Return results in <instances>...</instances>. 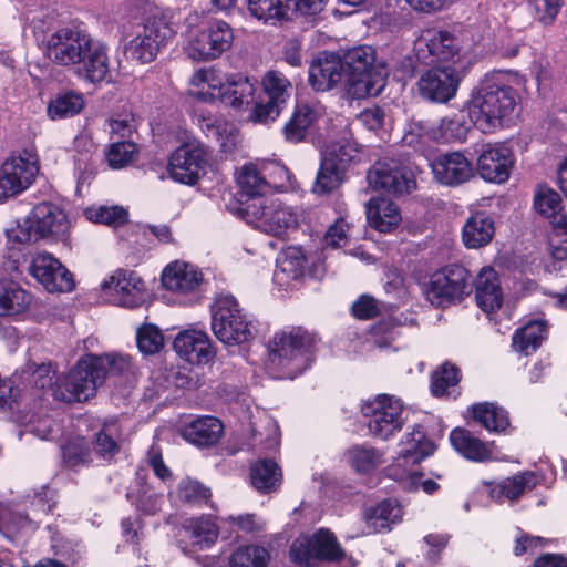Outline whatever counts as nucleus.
I'll return each instance as SVG.
<instances>
[{
    "label": "nucleus",
    "mask_w": 567,
    "mask_h": 567,
    "mask_svg": "<svg viewBox=\"0 0 567 567\" xmlns=\"http://www.w3.org/2000/svg\"><path fill=\"white\" fill-rule=\"evenodd\" d=\"M44 53L61 66H78L91 83H100L110 73L107 48L76 27L58 29L45 41Z\"/></svg>",
    "instance_id": "f257e3e1"
},
{
    "label": "nucleus",
    "mask_w": 567,
    "mask_h": 567,
    "mask_svg": "<svg viewBox=\"0 0 567 567\" xmlns=\"http://www.w3.org/2000/svg\"><path fill=\"white\" fill-rule=\"evenodd\" d=\"M374 61L371 47L353 48L343 55L324 52V58H321V90H331L344 82L358 99L378 95L384 86V75Z\"/></svg>",
    "instance_id": "f03ea898"
},
{
    "label": "nucleus",
    "mask_w": 567,
    "mask_h": 567,
    "mask_svg": "<svg viewBox=\"0 0 567 567\" xmlns=\"http://www.w3.org/2000/svg\"><path fill=\"white\" fill-rule=\"evenodd\" d=\"M517 92L506 84L501 72L486 75L472 94L468 116L482 132H491L514 112Z\"/></svg>",
    "instance_id": "7ed1b4c3"
},
{
    "label": "nucleus",
    "mask_w": 567,
    "mask_h": 567,
    "mask_svg": "<svg viewBox=\"0 0 567 567\" xmlns=\"http://www.w3.org/2000/svg\"><path fill=\"white\" fill-rule=\"evenodd\" d=\"M128 14L132 19L141 18L143 24L126 50L133 60L150 63L155 60L161 47L172 37L173 30L162 17L156 14V7L148 0H131Z\"/></svg>",
    "instance_id": "20e7f679"
},
{
    "label": "nucleus",
    "mask_w": 567,
    "mask_h": 567,
    "mask_svg": "<svg viewBox=\"0 0 567 567\" xmlns=\"http://www.w3.org/2000/svg\"><path fill=\"white\" fill-rule=\"evenodd\" d=\"M351 133L348 122L337 116L327 125V151L321 159V193L337 189L346 178V169L352 156Z\"/></svg>",
    "instance_id": "39448f33"
},
{
    "label": "nucleus",
    "mask_w": 567,
    "mask_h": 567,
    "mask_svg": "<svg viewBox=\"0 0 567 567\" xmlns=\"http://www.w3.org/2000/svg\"><path fill=\"white\" fill-rule=\"evenodd\" d=\"M471 291V275L465 267L457 264L447 265L433 272L424 289L426 299L437 308L460 302Z\"/></svg>",
    "instance_id": "423d86ee"
},
{
    "label": "nucleus",
    "mask_w": 567,
    "mask_h": 567,
    "mask_svg": "<svg viewBox=\"0 0 567 567\" xmlns=\"http://www.w3.org/2000/svg\"><path fill=\"white\" fill-rule=\"evenodd\" d=\"M103 384L99 372L87 355L66 374L56 378L51 391L55 400L66 403L85 402Z\"/></svg>",
    "instance_id": "0eeeda50"
},
{
    "label": "nucleus",
    "mask_w": 567,
    "mask_h": 567,
    "mask_svg": "<svg viewBox=\"0 0 567 567\" xmlns=\"http://www.w3.org/2000/svg\"><path fill=\"white\" fill-rule=\"evenodd\" d=\"M212 329L226 344H238L252 338L251 323L246 320L233 296H220L215 300L212 308Z\"/></svg>",
    "instance_id": "6e6552de"
},
{
    "label": "nucleus",
    "mask_w": 567,
    "mask_h": 567,
    "mask_svg": "<svg viewBox=\"0 0 567 567\" xmlns=\"http://www.w3.org/2000/svg\"><path fill=\"white\" fill-rule=\"evenodd\" d=\"M361 411L369 419V433L383 441L402 431L406 421L402 401L389 394L377 395L374 400L364 403Z\"/></svg>",
    "instance_id": "1a4fd4ad"
},
{
    "label": "nucleus",
    "mask_w": 567,
    "mask_h": 567,
    "mask_svg": "<svg viewBox=\"0 0 567 567\" xmlns=\"http://www.w3.org/2000/svg\"><path fill=\"white\" fill-rule=\"evenodd\" d=\"M315 346V338L302 327L282 330L269 341L270 360L282 368L301 370L307 367V353Z\"/></svg>",
    "instance_id": "9d476101"
},
{
    "label": "nucleus",
    "mask_w": 567,
    "mask_h": 567,
    "mask_svg": "<svg viewBox=\"0 0 567 567\" xmlns=\"http://www.w3.org/2000/svg\"><path fill=\"white\" fill-rule=\"evenodd\" d=\"M235 40L231 25L219 19L209 21L188 41V54L195 61H213L229 51Z\"/></svg>",
    "instance_id": "9b49d317"
},
{
    "label": "nucleus",
    "mask_w": 567,
    "mask_h": 567,
    "mask_svg": "<svg viewBox=\"0 0 567 567\" xmlns=\"http://www.w3.org/2000/svg\"><path fill=\"white\" fill-rule=\"evenodd\" d=\"M367 179L373 189L393 195L409 194L416 186L412 171L392 157L377 161L368 171Z\"/></svg>",
    "instance_id": "f8f14e48"
},
{
    "label": "nucleus",
    "mask_w": 567,
    "mask_h": 567,
    "mask_svg": "<svg viewBox=\"0 0 567 567\" xmlns=\"http://www.w3.org/2000/svg\"><path fill=\"white\" fill-rule=\"evenodd\" d=\"M461 81L462 74L453 64L434 65L420 73L416 89L424 100L443 104L456 95Z\"/></svg>",
    "instance_id": "ddd939ff"
},
{
    "label": "nucleus",
    "mask_w": 567,
    "mask_h": 567,
    "mask_svg": "<svg viewBox=\"0 0 567 567\" xmlns=\"http://www.w3.org/2000/svg\"><path fill=\"white\" fill-rule=\"evenodd\" d=\"M22 228L25 234L21 240L37 241L48 236L62 238L69 230V223L58 206L44 202L33 207Z\"/></svg>",
    "instance_id": "4468645a"
},
{
    "label": "nucleus",
    "mask_w": 567,
    "mask_h": 567,
    "mask_svg": "<svg viewBox=\"0 0 567 567\" xmlns=\"http://www.w3.org/2000/svg\"><path fill=\"white\" fill-rule=\"evenodd\" d=\"M248 10L255 18L265 22H282L300 14L316 23L317 0H248Z\"/></svg>",
    "instance_id": "2eb2a0df"
},
{
    "label": "nucleus",
    "mask_w": 567,
    "mask_h": 567,
    "mask_svg": "<svg viewBox=\"0 0 567 567\" xmlns=\"http://www.w3.org/2000/svg\"><path fill=\"white\" fill-rule=\"evenodd\" d=\"M461 50L460 39L447 30H427L415 43L416 56L426 65L449 62L454 64Z\"/></svg>",
    "instance_id": "dca6fc26"
},
{
    "label": "nucleus",
    "mask_w": 567,
    "mask_h": 567,
    "mask_svg": "<svg viewBox=\"0 0 567 567\" xmlns=\"http://www.w3.org/2000/svg\"><path fill=\"white\" fill-rule=\"evenodd\" d=\"M39 172L37 159L25 153L7 158L0 171V202L25 190Z\"/></svg>",
    "instance_id": "f3484780"
},
{
    "label": "nucleus",
    "mask_w": 567,
    "mask_h": 567,
    "mask_svg": "<svg viewBox=\"0 0 567 567\" xmlns=\"http://www.w3.org/2000/svg\"><path fill=\"white\" fill-rule=\"evenodd\" d=\"M101 288L113 303L121 307L136 308L145 300V284L131 270H116Z\"/></svg>",
    "instance_id": "a211bd4d"
},
{
    "label": "nucleus",
    "mask_w": 567,
    "mask_h": 567,
    "mask_svg": "<svg viewBox=\"0 0 567 567\" xmlns=\"http://www.w3.org/2000/svg\"><path fill=\"white\" fill-rule=\"evenodd\" d=\"M206 153L198 143H185L171 155L168 172L176 182L193 185L206 165Z\"/></svg>",
    "instance_id": "6ab92c4d"
},
{
    "label": "nucleus",
    "mask_w": 567,
    "mask_h": 567,
    "mask_svg": "<svg viewBox=\"0 0 567 567\" xmlns=\"http://www.w3.org/2000/svg\"><path fill=\"white\" fill-rule=\"evenodd\" d=\"M29 271L50 292H69L75 286L72 274L47 252L38 254L32 259Z\"/></svg>",
    "instance_id": "aec40b11"
},
{
    "label": "nucleus",
    "mask_w": 567,
    "mask_h": 567,
    "mask_svg": "<svg viewBox=\"0 0 567 567\" xmlns=\"http://www.w3.org/2000/svg\"><path fill=\"white\" fill-rule=\"evenodd\" d=\"M434 178L445 186H460L474 177L471 161L461 152L437 155L431 163Z\"/></svg>",
    "instance_id": "412c9836"
},
{
    "label": "nucleus",
    "mask_w": 567,
    "mask_h": 567,
    "mask_svg": "<svg viewBox=\"0 0 567 567\" xmlns=\"http://www.w3.org/2000/svg\"><path fill=\"white\" fill-rule=\"evenodd\" d=\"M514 164L512 151L502 144H486L477 158V172L492 183H504L509 178Z\"/></svg>",
    "instance_id": "4be33fe9"
},
{
    "label": "nucleus",
    "mask_w": 567,
    "mask_h": 567,
    "mask_svg": "<svg viewBox=\"0 0 567 567\" xmlns=\"http://www.w3.org/2000/svg\"><path fill=\"white\" fill-rule=\"evenodd\" d=\"M308 261L307 251L300 246L281 250L274 272L275 282L286 290L292 288L295 282H300L307 275L312 274L307 268Z\"/></svg>",
    "instance_id": "5701e85b"
},
{
    "label": "nucleus",
    "mask_w": 567,
    "mask_h": 567,
    "mask_svg": "<svg viewBox=\"0 0 567 567\" xmlns=\"http://www.w3.org/2000/svg\"><path fill=\"white\" fill-rule=\"evenodd\" d=\"M197 76H200V80L207 82L210 87L218 89L217 96L227 105L240 109L243 106H249L254 102L256 86L248 78L231 75L228 76L225 82L216 86L213 83L214 79L212 73H199Z\"/></svg>",
    "instance_id": "b1692460"
},
{
    "label": "nucleus",
    "mask_w": 567,
    "mask_h": 567,
    "mask_svg": "<svg viewBox=\"0 0 567 567\" xmlns=\"http://www.w3.org/2000/svg\"><path fill=\"white\" fill-rule=\"evenodd\" d=\"M173 344L178 355L192 364L207 363L214 357L209 338L202 331L179 332Z\"/></svg>",
    "instance_id": "393cba45"
},
{
    "label": "nucleus",
    "mask_w": 567,
    "mask_h": 567,
    "mask_svg": "<svg viewBox=\"0 0 567 567\" xmlns=\"http://www.w3.org/2000/svg\"><path fill=\"white\" fill-rule=\"evenodd\" d=\"M224 433V424L214 416L198 417L182 429V436L198 447L216 445Z\"/></svg>",
    "instance_id": "a878e982"
},
{
    "label": "nucleus",
    "mask_w": 567,
    "mask_h": 567,
    "mask_svg": "<svg viewBox=\"0 0 567 567\" xmlns=\"http://www.w3.org/2000/svg\"><path fill=\"white\" fill-rule=\"evenodd\" d=\"M365 214L369 225L381 233L391 231L402 220L398 205L384 197L370 198L365 205Z\"/></svg>",
    "instance_id": "bb28decb"
},
{
    "label": "nucleus",
    "mask_w": 567,
    "mask_h": 567,
    "mask_svg": "<svg viewBox=\"0 0 567 567\" xmlns=\"http://www.w3.org/2000/svg\"><path fill=\"white\" fill-rule=\"evenodd\" d=\"M363 518L370 533L390 532L402 518V508L395 499H384L368 506Z\"/></svg>",
    "instance_id": "cd10ccee"
},
{
    "label": "nucleus",
    "mask_w": 567,
    "mask_h": 567,
    "mask_svg": "<svg viewBox=\"0 0 567 567\" xmlns=\"http://www.w3.org/2000/svg\"><path fill=\"white\" fill-rule=\"evenodd\" d=\"M202 280V274L193 265L181 261L168 265L162 274L163 286L176 292L193 291Z\"/></svg>",
    "instance_id": "c85d7f7f"
},
{
    "label": "nucleus",
    "mask_w": 567,
    "mask_h": 567,
    "mask_svg": "<svg viewBox=\"0 0 567 567\" xmlns=\"http://www.w3.org/2000/svg\"><path fill=\"white\" fill-rule=\"evenodd\" d=\"M475 299L477 306L485 312H494L499 309L503 301V293L496 271L492 268H484L476 279Z\"/></svg>",
    "instance_id": "c756f323"
},
{
    "label": "nucleus",
    "mask_w": 567,
    "mask_h": 567,
    "mask_svg": "<svg viewBox=\"0 0 567 567\" xmlns=\"http://www.w3.org/2000/svg\"><path fill=\"white\" fill-rule=\"evenodd\" d=\"M495 234L494 220L480 212L472 215L463 226L462 239L467 248L476 249L491 243Z\"/></svg>",
    "instance_id": "7c9ffc66"
},
{
    "label": "nucleus",
    "mask_w": 567,
    "mask_h": 567,
    "mask_svg": "<svg viewBox=\"0 0 567 567\" xmlns=\"http://www.w3.org/2000/svg\"><path fill=\"white\" fill-rule=\"evenodd\" d=\"M450 441L460 454L471 461L484 462L492 457L491 446L474 436L466 429H454L450 434Z\"/></svg>",
    "instance_id": "2f4dec72"
},
{
    "label": "nucleus",
    "mask_w": 567,
    "mask_h": 567,
    "mask_svg": "<svg viewBox=\"0 0 567 567\" xmlns=\"http://www.w3.org/2000/svg\"><path fill=\"white\" fill-rule=\"evenodd\" d=\"M185 537L196 549L210 547L218 538L219 529L210 517H196L186 519L182 525Z\"/></svg>",
    "instance_id": "473e14b6"
},
{
    "label": "nucleus",
    "mask_w": 567,
    "mask_h": 567,
    "mask_svg": "<svg viewBox=\"0 0 567 567\" xmlns=\"http://www.w3.org/2000/svg\"><path fill=\"white\" fill-rule=\"evenodd\" d=\"M548 327L544 320H532L517 329L513 336L512 346L515 351L529 355L535 352L547 338Z\"/></svg>",
    "instance_id": "72a5a7b5"
},
{
    "label": "nucleus",
    "mask_w": 567,
    "mask_h": 567,
    "mask_svg": "<svg viewBox=\"0 0 567 567\" xmlns=\"http://www.w3.org/2000/svg\"><path fill=\"white\" fill-rule=\"evenodd\" d=\"M31 303V296L12 280L0 281V317L24 312Z\"/></svg>",
    "instance_id": "f704fd0d"
},
{
    "label": "nucleus",
    "mask_w": 567,
    "mask_h": 567,
    "mask_svg": "<svg viewBox=\"0 0 567 567\" xmlns=\"http://www.w3.org/2000/svg\"><path fill=\"white\" fill-rule=\"evenodd\" d=\"M281 468L272 460H258L250 467L251 484L260 493L266 494L277 491L281 484Z\"/></svg>",
    "instance_id": "c9c22d12"
},
{
    "label": "nucleus",
    "mask_w": 567,
    "mask_h": 567,
    "mask_svg": "<svg viewBox=\"0 0 567 567\" xmlns=\"http://www.w3.org/2000/svg\"><path fill=\"white\" fill-rule=\"evenodd\" d=\"M299 220L300 214L298 212L289 206L276 205L274 203L266 221L261 224V230L277 237H282L289 230L296 229Z\"/></svg>",
    "instance_id": "e433bc0d"
},
{
    "label": "nucleus",
    "mask_w": 567,
    "mask_h": 567,
    "mask_svg": "<svg viewBox=\"0 0 567 567\" xmlns=\"http://www.w3.org/2000/svg\"><path fill=\"white\" fill-rule=\"evenodd\" d=\"M357 563L329 529L321 528V567H355Z\"/></svg>",
    "instance_id": "4c0bfd02"
},
{
    "label": "nucleus",
    "mask_w": 567,
    "mask_h": 567,
    "mask_svg": "<svg viewBox=\"0 0 567 567\" xmlns=\"http://www.w3.org/2000/svg\"><path fill=\"white\" fill-rule=\"evenodd\" d=\"M473 419L489 432H504L509 426L507 412L489 402L472 405Z\"/></svg>",
    "instance_id": "58836bf2"
},
{
    "label": "nucleus",
    "mask_w": 567,
    "mask_h": 567,
    "mask_svg": "<svg viewBox=\"0 0 567 567\" xmlns=\"http://www.w3.org/2000/svg\"><path fill=\"white\" fill-rule=\"evenodd\" d=\"M316 120L317 112L313 107L307 103L297 104L292 117L284 127L286 138L291 142H300Z\"/></svg>",
    "instance_id": "ea45409f"
},
{
    "label": "nucleus",
    "mask_w": 567,
    "mask_h": 567,
    "mask_svg": "<svg viewBox=\"0 0 567 567\" xmlns=\"http://www.w3.org/2000/svg\"><path fill=\"white\" fill-rule=\"evenodd\" d=\"M536 484L534 472H520L503 480L496 488L492 489V494L497 493L498 496H504L508 501H517L526 491L533 489Z\"/></svg>",
    "instance_id": "a19ab883"
},
{
    "label": "nucleus",
    "mask_w": 567,
    "mask_h": 567,
    "mask_svg": "<svg viewBox=\"0 0 567 567\" xmlns=\"http://www.w3.org/2000/svg\"><path fill=\"white\" fill-rule=\"evenodd\" d=\"M269 560V551L259 545L239 546L227 558L228 567H267Z\"/></svg>",
    "instance_id": "79ce46f5"
},
{
    "label": "nucleus",
    "mask_w": 567,
    "mask_h": 567,
    "mask_svg": "<svg viewBox=\"0 0 567 567\" xmlns=\"http://www.w3.org/2000/svg\"><path fill=\"white\" fill-rule=\"evenodd\" d=\"M290 558L293 563L316 566L319 561V532L301 535L290 546Z\"/></svg>",
    "instance_id": "37998d69"
},
{
    "label": "nucleus",
    "mask_w": 567,
    "mask_h": 567,
    "mask_svg": "<svg viewBox=\"0 0 567 567\" xmlns=\"http://www.w3.org/2000/svg\"><path fill=\"white\" fill-rule=\"evenodd\" d=\"M409 436L410 437L406 442L408 447L402 450L398 457L399 465L401 462L403 464L420 463L423 458L431 455L435 450L433 442L425 437V434L423 431H421L420 427L415 429L411 434H409Z\"/></svg>",
    "instance_id": "c03bdc74"
},
{
    "label": "nucleus",
    "mask_w": 567,
    "mask_h": 567,
    "mask_svg": "<svg viewBox=\"0 0 567 567\" xmlns=\"http://www.w3.org/2000/svg\"><path fill=\"white\" fill-rule=\"evenodd\" d=\"M291 83L279 71H268L262 79V94L284 107L290 96Z\"/></svg>",
    "instance_id": "a18cd8bd"
},
{
    "label": "nucleus",
    "mask_w": 567,
    "mask_h": 567,
    "mask_svg": "<svg viewBox=\"0 0 567 567\" xmlns=\"http://www.w3.org/2000/svg\"><path fill=\"white\" fill-rule=\"evenodd\" d=\"M348 461L359 473H369L383 463V454L368 445H354L347 452Z\"/></svg>",
    "instance_id": "49530a36"
},
{
    "label": "nucleus",
    "mask_w": 567,
    "mask_h": 567,
    "mask_svg": "<svg viewBox=\"0 0 567 567\" xmlns=\"http://www.w3.org/2000/svg\"><path fill=\"white\" fill-rule=\"evenodd\" d=\"M461 380L460 369L450 363L445 362L437 368L431 381V391L434 396L450 395L454 392Z\"/></svg>",
    "instance_id": "de8ad7c7"
},
{
    "label": "nucleus",
    "mask_w": 567,
    "mask_h": 567,
    "mask_svg": "<svg viewBox=\"0 0 567 567\" xmlns=\"http://www.w3.org/2000/svg\"><path fill=\"white\" fill-rule=\"evenodd\" d=\"M535 209L544 217L550 220L551 226L558 217L567 214L561 212V198L557 192L547 187L539 186L534 197Z\"/></svg>",
    "instance_id": "09e8293b"
},
{
    "label": "nucleus",
    "mask_w": 567,
    "mask_h": 567,
    "mask_svg": "<svg viewBox=\"0 0 567 567\" xmlns=\"http://www.w3.org/2000/svg\"><path fill=\"white\" fill-rule=\"evenodd\" d=\"M84 107L83 95L64 92L55 96L48 105V114L52 120L74 116Z\"/></svg>",
    "instance_id": "8fccbe9b"
},
{
    "label": "nucleus",
    "mask_w": 567,
    "mask_h": 567,
    "mask_svg": "<svg viewBox=\"0 0 567 567\" xmlns=\"http://www.w3.org/2000/svg\"><path fill=\"white\" fill-rule=\"evenodd\" d=\"M243 197L265 196L269 190L266 175H261L254 165H245L238 176Z\"/></svg>",
    "instance_id": "3c124183"
},
{
    "label": "nucleus",
    "mask_w": 567,
    "mask_h": 567,
    "mask_svg": "<svg viewBox=\"0 0 567 567\" xmlns=\"http://www.w3.org/2000/svg\"><path fill=\"white\" fill-rule=\"evenodd\" d=\"M272 205L274 202L265 196L246 197L241 200L240 212L248 224L261 230V224L266 221Z\"/></svg>",
    "instance_id": "603ef678"
},
{
    "label": "nucleus",
    "mask_w": 567,
    "mask_h": 567,
    "mask_svg": "<svg viewBox=\"0 0 567 567\" xmlns=\"http://www.w3.org/2000/svg\"><path fill=\"white\" fill-rule=\"evenodd\" d=\"M89 357L103 383L109 374H121L131 368V359L127 355L105 354Z\"/></svg>",
    "instance_id": "864d4df0"
},
{
    "label": "nucleus",
    "mask_w": 567,
    "mask_h": 567,
    "mask_svg": "<svg viewBox=\"0 0 567 567\" xmlns=\"http://www.w3.org/2000/svg\"><path fill=\"white\" fill-rule=\"evenodd\" d=\"M117 429L115 423L104 424L100 432L95 434L93 441L94 451L103 458H112L120 451L116 441Z\"/></svg>",
    "instance_id": "5fc2aeb1"
},
{
    "label": "nucleus",
    "mask_w": 567,
    "mask_h": 567,
    "mask_svg": "<svg viewBox=\"0 0 567 567\" xmlns=\"http://www.w3.org/2000/svg\"><path fill=\"white\" fill-rule=\"evenodd\" d=\"M177 497L183 503L198 504L208 501L210 491L198 481L184 478L177 486Z\"/></svg>",
    "instance_id": "6e6d98bb"
},
{
    "label": "nucleus",
    "mask_w": 567,
    "mask_h": 567,
    "mask_svg": "<svg viewBox=\"0 0 567 567\" xmlns=\"http://www.w3.org/2000/svg\"><path fill=\"white\" fill-rule=\"evenodd\" d=\"M137 154V147L132 142H116L110 145L106 154L107 162L113 168H122L132 163Z\"/></svg>",
    "instance_id": "4d7b16f0"
},
{
    "label": "nucleus",
    "mask_w": 567,
    "mask_h": 567,
    "mask_svg": "<svg viewBox=\"0 0 567 567\" xmlns=\"http://www.w3.org/2000/svg\"><path fill=\"white\" fill-rule=\"evenodd\" d=\"M250 105L251 110L249 120L255 123H267L269 121H275L282 110L264 94L259 95L258 99L254 96V102Z\"/></svg>",
    "instance_id": "13d9d810"
},
{
    "label": "nucleus",
    "mask_w": 567,
    "mask_h": 567,
    "mask_svg": "<svg viewBox=\"0 0 567 567\" xmlns=\"http://www.w3.org/2000/svg\"><path fill=\"white\" fill-rule=\"evenodd\" d=\"M164 344V339L157 327L146 324L137 331V346L146 354L158 352Z\"/></svg>",
    "instance_id": "bf43d9fd"
},
{
    "label": "nucleus",
    "mask_w": 567,
    "mask_h": 567,
    "mask_svg": "<svg viewBox=\"0 0 567 567\" xmlns=\"http://www.w3.org/2000/svg\"><path fill=\"white\" fill-rule=\"evenodd\" d=\"M554 234L550 238V254L556 260L567 259V215L558 217L553 225Z\"/></svg>",
    "instance_id": "052dcab7"
},
{
    "label": "nucleus",
    "mask_w": 567,
    "mask_h": 567,
    "mask_svg": "<svg viewBox=\"0 0 567 567\" xmlns=\"http://www.w3.org/2000/svg\"><path fill=\"white\" fill-rule=\"evenodd\" d=\"M90 218L95 223L117 228L127 223L128 213L121 206H101L91 214Z\"/></svg>",
    "instance_id": "680f3d73"
},
{
    "label": "nucleus",
    "mask_w": 567,
    "mask_h": 567,
    "mask_svg": "<svg viewBox=\"0 0 567 567\" xmlns=\"http://www.w3.org/2000/svg\"><path fill=\"white\" fill-rule=\"evenodd\" d=\"M534 16L543 25L551 24L563 6V0H529Z\"/></svg>",
    "instance_id": "e2e57ef3"
},
{
    "label": "nucleus",
    "mask_w": 567,
    "mask_h": 567,
    "mask_svg": "<svg viewBox=\"0 0 567 567\" xmlns=\"http://www.w3.org/2000/svg\"><path fill=\"white\" fill-rule=\"evenodd\" d=\"M63 457L68 466L76 467L91 461V452L82 441H74L64 447Z\"/></svg>",
    "instance_id": "0e129e2a"
},
{
    "label": "nucleus",
    "mask_w": 567,
    "mask_h": 567,
    "mask_svg": "<svg viewBox=\"0 0 567 567\" xmlns=\"http://www.w3.org/2000/svg\"><path fill=\"white\" fill-rule=\"evenodd\" d=\"M351 313L359 320L373 319L380 313L379 302L369 295H362L352 303Z\"/></svg>",
    "instance_id": "69168bd1"
},
{
    "label": "nucleus",
    "mask_w": 567,
    "mask_h": 567,
    "mask_svg": "<svg viewBox=\"0 0 567 567\" xmlns=\"http://www.w3.org/2000/svg\"><path fill=\"white\" fill-rule=\"evenodd\" d=\"M111 133L120 137H130L136 131V120L131 113L120 115L116 118H111L109 122Z\"/></svg>",
    "instance_id": "338daca9"
},
{
    "label": "nucleus",
    "mask_w": 567,
    "mask_h": 567,
    "mask_svg": "<svg viewBox=\"0 0 567 567\" xmlns=\"http://www.w3.org/2000/svg\"><path fill=\"white\" fill-rule=\"evenodd\" d=\"M347 229L348 226L343 219H338L331 225L324 234L323 241L327 246L332 248L341 247L347 244Z\"/></svg>",
    "instance_id": "774afa93"
}]
</instances>
